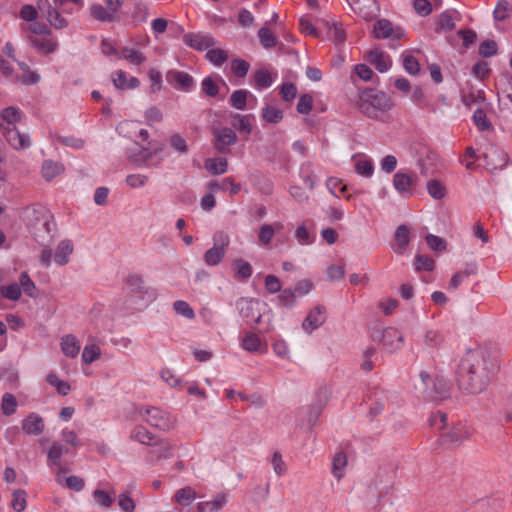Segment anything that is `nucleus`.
I'll return each mask as SVG.
<instances>
[{
    "label": "nucleus",
    "instance_id": "obj_1",
    "mask_svg": "<svg viewBox=\"0 0 512 512\" xmlns=\"http://www.w3.org/2000/svg\"><path fill=\"white\" fill-rule=\"evenodd\" d=\"M495 366L481 349H469L456 370V381L461 390L479 394L489 385Z\"/></svg>",
    "mask_w": 512,
    "mask_h": 512
},
{
    "label": "nucleus",
    "instance_id": "obj_2",
    "mask_svg": "<svg viewBox=\"0 0 512 512\" xmlns=\"http://www.w3.org/2000/svg\"><path fill=\"white\" fill-rule=\"evenodd\" d=\"M429 426L439 431V439L442 443L449 445L461 443L473 432L467 420L461 418H429Z\"/></svg>",
    "mask_w": 512,
    "mask_h": 512
},
{
    "label": "nucleus",
    "instance_id": "obj_3",
    "mask_svg": "<svg viewBox=\"0 0 512 512\" xmlns=\"http://www.w3.org/2000/svg\"><path fill=\"white\" fill-rule=\"evenodd\" d=\"M393 106L391 97L385 92L365 89L359 94L358 108L370 119H380L381 114L391 110Z\"/></svg>",
    "mask_w": 512,
    "mask_h": 512
},
{
    "label": "nucleus",
    "instance_id": "obj_4",
    "mask_svg": "<svg viewBox=\"0 0 512 512\" xmlns=\"http://www.w3.org/2000/svg\"><path fill=\"white\" fill-rule=\"evenodd\" d=\"M371 339L374 342L381 343L389 353H393L400 349L404 342L402 333L394 327L374 329L371 333Z\"/></svg>",
    "mask_w": 512,
    "mask_h": 512
},
{
    "label": "nucleus",
    "instance_id": "obj_5",
    "mask_svg": "<svg viewBox=\"0 0 512 512\" xmlns=\"http://www.w3.org/2000/svg\"><path fill=\"white\" fill-rule=\"evenodd\" d=\"M213 241V247L208 249L203 256L204 262L208 266H216L222 262L230 243L228 234L223 231L215 233Z\"/></svg>",
    "mask_w": 512,
    "mask_h": 512
},
{
    "label": "nucleus",
    "instance_id": "obj_6",
    "mask_svg": "<svg viewBox=\"0 0 512 512\" xmlns=\"http://www.w3.org/2000/svg\"><path fill=\"white\" fill-rule=\"evenodd\" d=\"M35 212L40 215V217L36 218V222L34 224L35 239L44 246L46 245V242H49L52 238L51 226L53 224V216L49 211L44 209L35 210Z\"/></svg>",
    "mask_w": 512,
    "mask_h": 512
},
{
    "label": "nucleus",
    "instance_id": "obj_7",
    "mask_svg": "<svg viewBox=\"0 0 512 512\" xmlns=\"http://www.w3.org/2000/svg\"><path fill=\"white\" fill-rule=\"evenodd\" d=\"M418 176L416 173H405L398 171L393 176V186L395 190L404 197H410L414 194L417 186Z\"/></svg>",
    "mask_w": 512,
    "mask_h": 512
},
{
    "label": "nucleus",
    "instance_id": "obj_8",
    "mask_svg": "<svg viewBox=\"0 0 512 512\" xmlns=\"http://www.w3.org/2000/svg\"><path fill=\"white\" fill-rule=\"evenodd\" d=\"M166 81L174 89L182 92H191L195 88L194 78L185 71L170 69L166 72Z\"/></svg>",
    "mask_w": 512,
    "mask_h": 512
},
{
    "label": "nucleus",
    "instance_id": "obj_9",
    "mask_svg": "<svg viewBox=\"0 0 512 512\" xmlns=\"http://www.w3.org/2000/svg\"><path fill=\"white\" fill-rule=\"evenodd\" d=\"M213 137V147L222 154L228 153L229 147L237 142L235 131L228 127L214 129Z\"/></svg>",
    "mask_w": 512,
    "mask_h": 512
},
{
    "label": "nucleus",
    "instance_id": "obj_10",
    "mask_svg": "<svg viewBox=\"0 0 512 512\" xmlns=\"http://www.w3.org/2000/svg\"><path fill=\"white\" fill-rule=\"evenodd\" d=\"M258 306L259 301L251 298L242 297L236 301V308L246 323H260L261 314Z\"/></svg>",
    "mask_w": 512,
    "mask_h": 512
},
{
    "label": "nucleus",
    "instance_id": "obj_11",
    "mask_svg": "<svg viewBox=\"0 0 512 512\" xmlns=\"http://www.w3.org/2000/svg\"><path fill=\"white\" fill-rule=\"evenodd\" d=\"M373 34L378 39L391 38L392 40H399L404 36L403 30L401 28L394 29L392 23L387 19L376 21Z\"/></svg>",
    "mask_w": 512,
    "mask_h": 512
},
{
    "label": "nucleus",
    "instance_id": "obj_12",
    "mask_svg": "<svg viewBox=\"0 0 512 512\" xmlns=\"http://www.w3.org/2000/svg\"><path fill=\"white\" fill-rule=\"evenodd\" d=\"M326 321V308L323 305H317L306 316L302 323V328L307 333H312Z\"/></svg>",
    "mask_w": 512,
    "mask_h": 512
},
{
    "label": "nucleus",
    "instance_id": "obj_13",
    "mask_svg": "<svg viewBox=\"0 0 512 512\" xmlns=\"http://www.w3.org/2000/svg\"><path fill=\"white\" fill-rule=\"evenodd\" d=\"M2 132L7 143L16 150L28 148L31 144L29 136L21 133L16 126L4 127Z\"/></svg>",
    "mask_w": 512,
    "mask_h": 512
},
{
    "label": "nucleus",
    "instance_id": "obj_14",
    "mask_svg": "<svg viewBox=\"0 0 512 512\" xmlns=\"http://www.w3.org/2000/svg\"><path fill=\"white\" fill-rule=\"evenodd\" d=\"M183 42L197 51H203L214 46L213 37L202 33H187L183 36Z\"/></svg>",
    "mask_w": 512,
    "mask_h": 512
},
{
    "label": "nucleus",
    "instance_id": "obj_15",
    "mask_svg": "<svg viewBox=\"0 0 512 512\" xmlns=\"http://www.w3.org/2000/svg\"><path fill=\"white\" fill-rule=\"evenodd\" d=\"M451 385L443 377H436L428 390H424L434 401H442L450 397Z\"/></svg>",
    "mask_w": 512,
    "mask_h": 512
},
{
    "label": "nucleus",
    "instance_id": "obj_16",
    "mask_svg": "<svg viewBox=\"0 0 512 512\" xmlns=\"http://www.w3.org/2000/svg\"><path fill=\"white\" fill-rule=\"evenodd\" d=\"M207 189L210 192L226 191L229 190L230 195L234 196L239 193L240 185L234 181L232 177L223 179L221 182L212 180L207 184Z\"/></svg>",
    "mask_w": 512,
    "mask_h": 512
},
{
    "label": "nucleus",
    "instance_id": "obj_17",
    "mask_svg": "<svg viewBox=\"0 0 512 512\" xmlns=\"http://www.w3.org/2000/svg\"><path fill=\"white\" fill-rule=\"evenodd\" d=\"M231 125L234 129H236L239 133H243L246 135L251 134L253 130L252 120L253 115H241L238 113L232 114Z\"/></svg>",
    "mask_w": 512,
    "mask_h": 512
},
{
    "label": "nucleus",
    "instance_id": "obj_18",
    "mask_svg": "<svg viewBox=\"0 0 512 512\" xmlns=\"http://www.w3.org/2000/svg\"><path fill=\"white\" fill-rule=\"evenodd\" d=\"M232 265L234 268V278L238 281L245 282L253 274V268L251 264L242 258L235 259Z\"/></svg>",
    "mask_w": 512,
    "mask_h": 512
},
{
    "label": "nucleus",
    "instance_id": "obj_19",
    "mask_svg": "<svg viewBox=\"0 0 512 512\" xmlns=\"http://www.w3.org/2000/svg\"><path fill=\"white\" fill-rule=\"evenodd\" d=\"M21 119V111L19 108L9 106L2 110L0 114V128L15 127V124Z\"/></svg>",
    "mask_w": 512,
    "mask_h": 512
},
{
    "label": "nucleus",
    "instance_id": "obj_20",
    "mask_svg": "<svg viewBox=\"0 0 512 512\" xmlns=\"http://www.w3.org/2000/svg\"><path fill=\"white\" fill-rule=\"evenodd\" d=\"M367 60L373 65L380 73H384L389 70L391 63L384 57V53L375 48L368 52Z\"/></svg>",
    "mask_w": 512,
    "mask_h": 512
},
{
    "label": "nucleus",
    "instance_id": "obj_21",
    "mask_svg": "<svg viewBox=\"0 0 512 512\" xmlns=\"http://www.w3.org/2000/svg\"><path fill=\"white\" fill-rule=\"evenodd\" d=\"M131 439L145 445H156L158 438L144 426H136L131 432Z\"/></svg>",
    "mask_w": 512,
    "mask_h": 512
},
{
    "label": "nucleus",
    "instance_id": "obj_22",
    "mask_svg": "<svg viewBox=\"0 0 512 512\" xmlns=\"http://www.w3.org/2000/svg\"><path fill=\"white\" fill-rule=\"evenodd\" d=\"M61 350L63 354L70 358H75L80 351V343L77 338L71 334L61 338Z\"/></svg>",
    "mask_w": 512,
    "mask_h": 512
},
{
    "label": "nucleus",
    "instance_id": "obj_23",
    "mask_svg": "<svg viewBox=\"0 0 512 512\" xmlns=\"http://www.w3.org/2000/svg\"><path fill=\"white\" fill-rule=\"evenodd\" d=\"M72 252V242L68 239L62 240L56 248V252L54 254V261L58 265L63 266L69 262V256L72 254Z\"/></svg>",
    "mask_w": 512,
    "mask_h": 512
},
{
    "label": "nucleus",
    "instance_id": "obj_24",
    "mask_svg": "<svg viewBox=\"0 0 512 512\" xmlns=\"http://www.w3.org/2000/svg\"><path fill=\"white\" fill-rule=\"evenodd\" d=\"M227 503V496L224 493H218L211 501L199 502L200 512H219Z\"/></svg>",
    "mask_w": 512,
    "mask_h": 512
},
{
    "label": "nucleus",
    "instance_id": "obj_25",
    "mask_svg": "<svg viewBox=\"0 0 512 512\" xmlns=\"http://www.w3.org/2000/svg\"><path fill=\"white\" fill-rule=\"evenodd\" d=\"M395 241L397 246L395 251L398 254H402L406 250L410 242L409 228L405 224H402L397 227L395 231Z\"/></svg>",
    "mask_w": 512,
    "mask_h": 512
},
{
    "label": "nucleus",
    "instance_id": "obj_26",
    "mask_svg": "<svg viewBox=\"0 0 512 512\" xmlns=\"http://www.w3.org/2000/svg\"><path fill=\"white\" fill-rule=\"evenodd\" d=\"M205 168L212 175L224 174L228 169V161L225 158H208L205 161Z\"/></svg>",
    "mask_w": 512,
    "mask_h": 512
},
{
    "label": "nucleus",
    "instance_id": "obj_27",
    "mask_svg": "<svg viewBox=\"0 0 512 512\" xmlns=\"http://www.w3.org/2000/svg\"><path fill=\"white\" fill-rule=\"evenodd\" d=\"M90 13L95 20L101 22H113L117 18L113 14V11H110L108 8H105L100 4L92 5L90 8Z\"/></svg>",
    "mask_w": 512,
    "mask_h": 512
},
{
    "label": "nucleus",
    "instance_id": "obj_28",
    "mask_svg": "<svg viewBox=\"0 0 512 512\" xmlns=\"http://www.w3.org/2000/svg\"><path fill=\"white\" fill-rule=\"evenodd\" d=\"M22 429L26 434L38 435L44 430L43 418H24Z\"/></svg>",
    "mask_w": 512,
    "mask_h": 512
},
{
    "label": "nucleus",
    "instance_id": "obj_29",
    "mask_svg": "<svg viewBox=\"0 0 512 512\" xmlns=\"http://www.w3.org/2000/svg\"><path fill=\"white\" fill-rule=\"evenodd\" d=\"M63 171V165L51 160H45L42 164V176L45 180L51 181Z\"/></svg>",
    "mask_w": 512,
    "mask_h": 512
},
{
    "label": "nucleus",
    "instance_id": "obj_30",
    "mask_svg": "<svg viewBox=\"0 0 512 512\" xmlns=\"http://www.w3.org/2000/svg\"><path fill=\"white\" fill-rule=\"evenodd\" d=\"M28 40L31 46L45 54L53 53L57 49V43L51 39H40L30 36Z\"/></svg>",
    "mask_w": 512,
    "mask_h": 512
},
{
    "label": "nucleus",
    "instance_id": "obj_31",
    "mask_svg": "<svg viewBox=\"0 0 512 512\" xmlns=\"http://www.w3.org/2000/svg\"><path fill=\"white\" fill-rule=\"evenodd\" d=\"M300 177L304 184L313 189L316 184V175L313 170V164L311 162H304L300 166Z\"/></svg>",
    "mask_w": 512,
    "mask_h": 512
},
{
    "label": "nucleus",
    "instance_id": "obj_32",
    "mask_svg": "<svg viewBox=\"0 0 512 512\" xmlns=\"http://www.w3.org/2000/svg\"><path fill=\"white\" fill-rule=\"evenodd\" d=\"M241 347L248 352H262L261 340L258 335L248 332L242 339Z\"/></svg>",
    "mask_w": 512,
    "mask_h": 512
},
{
    "label": "nucleus",
    "instance_id": "obj_33",
    "mask_svg": "<svg viewBox=\"0 0 512 512\" xmlns=\"http://www.w3.org/2000/svg\"><path fill=\"white\" fill-rule=\"evenodd\" d=\"M160 151L161 148L151 151L149 148L143 147L138 153L132 155L131 158L132 161L139 166H149V161Z\"/></svg>",
    "mask_w": 512,
    "mask_h": 512
},
{
    "label": "nucleus",
    "instance_id": "obj_34",
    "mask_svg": "<svg viewBox=\"0 0 512 512\" xmlns=\"http://www.w3.org/2000/svg\"><path fill=\"white\" fill-rule=\"evenodd\" d=\"M195 498L196 492L190 486L179 489L174 495L175 501L182 506L190 505L195 500Z\"/></svg>",
    "mask_w": 512,
    "mask_h": 512
},
{
    "label": "nucleus",
    "instance_id": "obj_35",
    "mask_svg": "<svg viewBox=\"0 0 512 512\" xmlns=\"http://www.w3.org/2000/svg\"><path fill=\"white\" fill-rule=\"evenodd\" d=\"M261 116L264 121L277 124L283 119V111L277 107L266 105L261 110Z\"/></svg>",
    "mask_w": 512,
    "mask_h": 512
},
{
    "label": "nucleus",
    "instance_id": "obj_36",
    "mask_svg": "<svg viewBox=\"0 0 512 512\" xmlns=\"http://www.w3.org/2000/svg\"><path fill=\"white\" fill-rule=\"evenodd\" d=\"M473 122L479 131H489L493 129L492 123L487 118L485 111L478 108L474 111L472 116Z\"/></svg>",
    "mask_w": 512,
    "mask_h": 512
},
{
    "label": "nucleus",
    "instance_id": "obj_37",
    "mask_svg": "<svg viewBox=\"0 0 512 512\" xmlns=\"http://www.w3.org/2000/svg\"><path fill=\"white\" fill-rule=\"evenodd\" d=\"M249 91L245 89L235 90L230 96V104L237 110H245Z\"/></svg>",
    "mask_w": 512,
    "mask_h": 512
},
{
    "label": "nucleus",
    "instance_id": "obj_38",
    "mask_svg": "<svg viewBox=\"0 0 512 512\" xmlns=\"http://www.w3.org/2000/svg\"><path fill=\"white\" fill-rule=\"evenodd\" d=\"M511 13L512 5L507 0H499L493 11V17L496 21H504Z\"/></svg>",
    "mask_w": 512,
    "mask_h": 512
},
{
    "label": "nucleus",
    "instance_id": "obj_39",
    "mask_svg": "<svg viewBox=\"0 0 512 512\" xmlns=\"http://www.w3.org/2000/svg\"><path fill=\"white\" fill-rule=\"evenodd\" d=\"M201 90L207 97L215 98L218 96L220 88L212 76H207L201 82Z\"/></svg>",
    "mask_w": 512,
    "mask_h": 512
},
{
    "label": "nucleus",
    "instance_id": "obj_40",
    "mask_svg": "<svg viewBox=\"0 0 512 512\" xmlns=\"http://www.w3.org/2000/svg\"><path fill=\"white\" fill-rule=\"evenodd\" d=\"M46 381L51 386L55 387L57 392L62 395L66 396L70 392V385L67 381L61 380L58 378V376L54 373H49L46 376Z\"/></svg>",
    "mask_w": 512,
    "mask_h": 512
},
{
    "label": "nucleus",
    "instance_id": "obj_41",
    "mask_svg": "<svg viewBox=\"0 0 512 512\" xmlns=\"http://www.w3.org/2000/svg\"><path fill=\"white\" fill-rule=\"evenodd\" d=\"M258 38L265 49L273 48L277 45L276 36L267 27H261L258 31Z\"/></svg>",
    "mask_w": 512,
    "mask_h": 512
},
{
    "label": "nucleus",
    "instance_id": "obj_42",
    "mask_svg": "<svg viewBox=\"0 0 512 512\" xmlns=\"http://www.w3.org/2000/svg\"><path fill=\"white\" fill-rule=\"evenodd\" d=\"M443 335L437 330H428L424 336V343L429 349L440 348L443 344Z\"/></svg>",
    "mask_w": 512,
    "mask_h": 512
},
{
    "label": "nucleus",
    "instance_id": "obj_43",
    "mask_svg": "<svg viewBox=\"0 0 512 512\" xmlns=\"http://www.w3.org/2000/svg\"><path fill=\"white\" fill-rule=\"evenodd\" d=\"M347 464V457L343 452H337L332 461V473L337 479L343 476L344 468Z\"/></svg>",
    "mask_w": 512,
    "mask_h": 512
},
{
    "label": "nucleus",
    "instance_id": "obj_44",
    "mask_svg": "<svg viewBox=\"0 0 512 512\" xmlns=\"http://www.w3.org/2000/svg\"><path fill=\"white\" fill-rule=\"evenodd\" d=\"M121 58L129 61L134 65H141L145 62L146 57L139 51L131 48L124 47L121 50Z\"/></svg>",
    "mask_w": 512,
    "mask_h": 512
},
{
    "label": "nucleus",
    "instance_id": "obj_45",
    "mask_svg": "<svg viewBox=\"0 0 512 512\" xmlns=\"http://www.w3.org/2000/svg\"><path fill=\"white\" fill-rule=\"evenodd\" d=\"M126 285L133 293H147L143 278L138 274H131L126 279Z\"/></svg>",
    "mask_w": 512,
    "mask_h": 512
},
{
    "label": "nucleus",
    "instance_id": "obj_46",
    "mask_svg": "<svg viewBox=\"0 0 512 512\" xmlns=\"http://www.w3.org/2000/svg\"><path fill=\"white\" fill-rule=\"evenodd\" d=\"M414 267L416 271H433L435 267L434 260L426 255L416 254L414 258Z\"/></svg>",
    "mask_w": 512,
    "mask_h": 512
},
{
    "label": "nucleus",
    "instance_id": "obj_47",
    "mask_svg": "<svg viewBox=\"0 0 512 512\" xmlns=\"http://www.w3.org/2000/svg\"><path fill=\"white\" fill-rule=\"evenodd\" d=\"M427 191L432 198L437 200L444 198L446 195L444 184L436 179L427 182Z\"/></svg>",
    "mask_w": 512,
    "mask_h": 512
},
{
    "label": "nucleus",
    "instance_id": "obj_48",
    "mask_svg": "<svg viewBox=\"0 0 512 512\" xmlns=\"http://www.w3.org/2000/svg\"><path fill=\"white\" fill-rule=\"evenodd\" d=\"M18 402L16 397L11 393H5L2 397L1 409L3 414L10 416L16 412Z\"/></svg>",
    "mask_w": 512,
    "mask_h": 512
},
{
    "label": "nucleus",
    "instance_id": "obj_49",
    "mask_svg": "<svg viewBox=\"0 0 512 512\" xmlns=\"http://www.w3.org/2000/svg\"><path fill=\"white\" fill-rule=\"evenodd\" d=\"M206 58L214 65L221 66L227 61L228 55L223 49L209 48L206 53Z\"/></svg>",
    "mask_w": 512,
    "mask_h": 512
},
{
    "label": "nucleus",
    "instance_id": "obj_50",
    "mask_svg": "<svg viewBox=\"0 0 512 512\" xmlns=\"http://www.w3.org/2000/svg\"><path fill=\"white\" fill-rule=\"evenodd\" d=\"M254 82L257 88L265 89L272 85L273 79L268 71L259 69L254 73Z\"/></svg>",
    "mask_w": 512,
    "mask_h": 512
},
{
    "label": "nucleus",
    "instance_id": "obj_51",
    "mask_svg": "<svg viewBox=\"0 0 512 512\" xmlns=\"http://www.w3.org/2000/svg\"><path fill=\"white\" fill-rule=\"evenodd\" d=\"M26 491L23 489H17L12 494L11 507L16 512H22L26 508Z\"/></svg>",
    "mask_w": 512,
    "mask_h": 512
},
{
    "label": "nucleus",
    "instance_id": "obj_52",
    "mask_svg": "<svg viewBox=\"0 0 512 512\" xmlns=\"http://www.w3.org/2000/svg\"><path fill=\"white\" fill-rule=\"evenodd\" d=\"M1 295L9 300L17 301L20 299L22 291L17 283H11L7 286L0 287Z\"/></svg>",
    "mask_w": 512,
    "mask_h": 512
},
{
    "label": "nucleus",
    "instance_id": "obj_53",
    "mask_svg": "<svg viewBox=\"0 0 512 512\" xmlns=\"http://www.w3.org/2000/svg\"><path fill=\"white\" fill-rule=\"evenodd\" d=\"M479 55L483 58H489L498 53V45L496 41L492 39H486L479 46Z\"/></svg>",
    "mask_w": 512,
    "mask_h": 512
},
{
    "label": "nucleus",
    "instance_id": "obj_54",
    "mask_svg": "<svg viewBox=\"0 0 512 512\" xmlns=\"http://www.w3.org/2000/svg\"><path fill=\"white\" fill-rule=\"evenodd\" d=\"M68 453V449L58 443H53L48 451V459L53 465H60L61 457Z\"/></svg>",
    "mask_w": 512,
    "mask_h": 512
},
{
    "label": "nucleus",
    "instance_id": "obj_55",
    "mask_svg": "<svg viewBox=\"0 0 512 512\" xmlns=\"http://www.w3.org/2000/svg\"><path fill=\"white\" fill-rule=\"evenodd\" d=\"M19 281L21 291L23 290V292L29 297H35L36 286L27 272L21 273Z\"/></svg>",
    "mask_w": 512,
    "mask_h": 512
},
{
    "label": "nucleus",
    "instance_id": "obj_56",
    "mask_svg": "<svg viewBox=\"0 0 512 512\" xmlns=\"http://www.w3.org/2000/svg\"><path fill=\"white\" fill-rule=\"evenodd\" d=\"M59 8L60 7H56L52 12H49V15L46 17V19L52 26H54V28L63 29L68 26V21L63 16H61Z\"/></svg>",
    "mask_w": 512,
    "mask_h": 512
},
{
    "label": "nucleus",
    "instance_id": "obj_57",
    "mask_svg": "<svg viewBox=\"0 0 512 512\" xmlns=\"http://www.w3.org/2000/svg\"><path fill=\"white\" fill-rule=\"evenodd\" d=\"M472 73L476 78L484 80L489 77L491 68L486 61L479 60L473 65Z\"/></svg>",
    "mask_w": 512,
    "mask_h": 512
},
{
    "label": "nucleus",
    "instance_id": "obj_58",
    "mask_svg": "<svg viewBox=\"0 0 512 512\" xmlns=\"http://www.w3.org/2000/svg\"><path fill=\"white\" fill-rule=\"evenodd\" d=\"M160 376L162 380L169 384L170 386L182 389L183 380L179 377H176L169 368L162 369L160 372Z\"/></svg>",
    "mask_w": 512,
    "mask_h": 512
},
{
    "label": "nucleus",
    "instance_id": "obj_59",
    "mask_svg": "<svg viewBox=\"0 0 512 512\" xmlns=\"http://www.w3.org/2000/svg\"><path fill=\"white\" fill-rule=\"evenodd\" d=\"M173 308L175 312L179 315L184 316L187 319H192L195 317L194 310L191 306L183 300H177L173 303Z\"/></svg>",
    "mask_w": 512,
    "mask_h": 512
},
{
    "label": "nucleus",
    "instance_id": "obj_60",
    "mask_svg": "<svg viewBox=\"0 0 512 512\" xmlns=\"http://www.w3.org/2000/svg\"><path fill=\"white\" fill-rule=\"evenodd\" d=\"M356 172L364 177H370L374 172V165L370 159L358 160L355 163Z\"/></svg>",
    "mask_w": 512,
    "mask_h": 512
},
{
    "label": "nucleus",
    "instance_id": "obj_61",
    "mask_svg": "<svg viewBox=\"0 0 512 512\" xmlns=\"http://www.w3.org/2000/svg\"><path fill=\"white\" fill-rule=\"evenodd\" d=\"M313 108V98L310 94H302L297 103V112L307 115Z\"/></svg>",
    "mask_w": 512,
    "mask_h": 512
},
{
    "label": "nucleus",
    "instance_id": "obj_62",
    "mask_svg": "<svg viewBox=\"0 0 512 512\" xmlns=\"http://www.w3.org/2000/svg\"><path fill=\"white\" fill-rule=\"evenodd\" d=\"M148 7L146 4L142 2H138L135 4L134 10L132 12V18L136 23H144L148 18Z\"/></svg>",
    "mask_w": 512,
    "mask_h": 512
},
{
    "label": "nucleus",
    "instance_id": "obj_63",
    "mask_svg": "<svg viewBox=\"0 0 512 512\" xmlns=\"http://www.w3.org/2000/svg\"><path fill=\"white\" fill-rule=\"evenodd\" d=\"M170 146L174 151L180 154H185L188 152V145L186 140L180 134H173L170 137Z\"/></svg>",
    "mask_w": 512,
    "mask_h": 512
},
{
    "label": "nucleus",
    "instance_id": "obj_64",
    "mask_svg": "<svg viewBox=\"0 0 512 512\" xmlns=\"http://www.w3.org/2000/svg\"><path fill=\"white\" fill-rule=\"evenodd\" d=\"M280 294L278 295L277 299L279 301V304L283 307H292L295 304L296 301V295L295 292L291 289H283L279 291Z\"/></svg>",
    "mask_w": 512,
    "mask_h": 512
}]
</instances>
